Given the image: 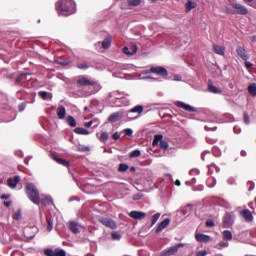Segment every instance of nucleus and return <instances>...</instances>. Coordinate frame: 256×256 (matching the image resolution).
Here are the masks:
<instances>
[{"label":"nucleus","mask_w":256,"mask_h":256,"mask_svg":"<svg viewBox=\"0 0 256 256\" xmlns=\"http://www.w3.org/2000/svg\"><path fill=\"white\" fill-rule=\"evenodd\" d=\"M245 67H246V69H251L253 67V63L248 62L247 60H245Z\"/></svg>","instance_id":"obj_50"},{"label":"nucleus","mask_w":256,"mask_h":256,"mask_svg":"<svg viewBox=\"0 0 256 256\" xmlns=\"http://www.w3.org/2000/svg\"><path fill=\"white\" fill-rule=\"evenodd\" d=\"M56 11L58 15L69 17L75 13V2L72 0H59L56 2Z\"/></svg>","instance_id":"obj_1"},{"label":"nucleus","mask_w":256,"mask_h":256,"mask_svg":"<svg viewBox=\"0 0 256 256\" xmlns=\"http://www.w3.org/2000/svg\"><path fill=\"white\" fill-rule=\"evenodd\" d=\"M69 229L75 235H77V233H79V225L77 224V222H70Z\"/></svg>","instance_id":"obj_21"},{"label":"nucleus","mask_w":256,"mask_h":256,"mask_svg":"<svg viewBox=\"0 0 256 256\" xmlns=\"http://www.w3.org/2000/svg\"><path fill=\"white\" fill-rule=\"evenodd\" d=\"M159 217H161V213H156L152 216L151 226L155 225V223H157V221H159Z\"/></svg>","instance_id":"obj_40"},{"label":"nucleus","mask_w":256,"mask_h":256,"mask_svg":"<svg viewBox=\"0 0 256 256\" xmlns=\"http://www.w3.org/2000/svg\"><path fill=\"white\" fill-rule=\"evenodd\" d=\"M236 53L238 57H241L243 61H247L249 59V54H247V50L243 48V46H238L236 48Z\"/></svg>","instance_id":"obj_10"},{"label":"nucleus","mask_w":256,"mask_h":256,"mask_svg":"<svg viewBox=\"0 0 256 256\" xmlns=\"http://www.w3.org/2000/svg\"><path fill=\"white\" fill-rule=\"evenodd\" d=\"M143 111V106L141 105H137L134 108H132L130 110V113H138L140 115V113Z\"/></svg>","instance_id":"obj_33"},{"label":"nucleus","mask_w":256,"mask_h":256,"mask_svg":"<svg viewBox=\"0 0 256 256\" xmlns=\"http://www.w3.org/2000/svg\"><path fill=\"white\" fill-rule=\"evenodd\" d=\"M108 140H109V134L107 132H102L101 135H100V141L105 143Z\"/></svg>","instance_id":"obj_36"},{"label":"nucleus","mask_w":256,"mask_h":256,"mask_svg":"<svg viewBox=\"0 0 256 256\" xmlns=\"http://www.w3.org/2000/svg\"><path fill=\"white\" fill-rule=\"evenodd\" d=\"M130 157H141V151L140 150H133L130 153Z\"/></svg>","instance_id":"obj_44"},{"label":"nucleus","mask_w":256,"mask_h":256,"mask_svg":"<svg viewBox=\"0 0 256 256\" xmlns=\"http://www.w3.org/2000/svg\"><path fill=\"white\" fill-rule=\"evenodd\" d=\"M176 106L179 107V109H184V111H188V113H196L197 109L189 104H185L184 102L177 101Z\"/></svg>","instance_id":"obj_8"},{"label":"nucleus","mask_w":256,"mask_h":256,"mask_svg":"<svg viewBox=\"0 0 256 256\" xmlns=\"http://www.w3.org/2000/svg\"><path fill=\"white\" fill-rule=\"evenodd\" d=\"M76 67L77 69H81L82 71H86V69H89V65H87V63H78Z\"/></svg>","instance_id":"obj_38"},{"label":"nucleus","mask_w":256,"mask_h":256,"mask_svg":"<svg viewBox=\"0 0 256 256\" xmlns=\"http://www.w3.org/2000/svg\"><path fill=\"white\" fill-rule=\"evenodd\" d=\"M255 39H256V37H255V36H253V41H255Z\"/></svg>","instance_id":"obj_64"},{"label":"nucleus","mask_w":256,"mask_h":256,"mask_svg":"<svg viewBox=\"0 0 256 256\" xmlns=\"http://www.w3.org/2000/svg\"><path fill=\"white\" fill-rule=\"evenodd\" d=\"M195 7H197V3L193 2V1H188L185 4V9H186V13H189L192 9H195Z\"/></svg>","instance_id":"obj_24"},{"label":"nucleus","mask_w":256,"mask_h":256,"mask_svg":"<svg viewBox=\"0 0 256 256\" xmlns=\"http://www.w3.org/2000/svg\"><path fill=\"white\" fill-rule=\"evenodd\" d=\"M160 149L166 151V149H169V143L165 140L160 141Z\"/></svg>","instance_id":"obj_39"},{"label":"nucleus","mask_w":256,"mask_h":256,"mask_svg":"<svg viewBox=\"0 0 256 256\" xmlns=\"http://www.w3.org/2000/svg\"><path fill=\"white\" fill-rule=\"evenodd\" d=\"M121 117H123V114H121V112H115L109 116L108 121L109 123H117V121H119Z\"/></svg>","instance_id":"obj_17"},{"label":"nucleus","mask_w":256,"mask_h":256,"mask_svg":"<svg viewBox=\"0 0 256 256\" xmlns=\"http://www.w3.org/2000/svg\"><path fill=\"white\" fill-rule=\"evenodd\" d=\"M47 230L53 231V220L51 218H47Z\"/></svg>","instance_id":"obj_41"},{"label":"nucleus","mask_w":256,"mask_h":256,"mask_svg":"<svg viewBox=\"0 0 256 256\" xmlns=\"http://www.w3.org/2000/svg\"><path fill=\"white\" fill-rule=\"evenodd\" d=\"M206 227H213L215 225V221L209 219L205 222Z\"/></svg>","instance_id":"obj_46"},{"label":"nucleus","mask_w":256,"mask_h":256,"mask_svg":"<svg viewBox=\"0 0 256 256\" xmlns=\"http://www.w3.org/2000/svg\"><path fill=\"white\" fill-rule=\"evenodd\" d=\"M13 219H15V221H19L21 219V210H17L14 214H13Z\"/></svg>","instance_id":"obj_42"},{"label":"nucleus","mask_w":256,"mask_h":256,"mask_svg":"<svg viewBox=\"0 0 256 256\" xmlns=\"http://www.w3.org/2000/svg\"><path fill=\"white\" fill-rule=\"evenodd\" d=\"M124 133L128 137H131V135H133V130H131V128H127V129L124 130Z\"/></svg>","instance_id":"obj_48"},{"label":"nucleus","mask_w":256,"mask_h":256,"mask_svg":"<svg viewBox=\"0 0 256 256\" xmlns=\"http://www.w3.org/2000/svg\"><path fill=\"white\" fill-rule=\"evenodd\" d=\"M213 51L216 55H225V47L213 44Z\"/></svg>","instance_id":"obj_19"},{"label":"nucleus","mask_w":256,"mask_h":256,"mask_svg":"<svg viewBox=\"0 0 256 256\" xmlns=\"http://www.w3.org/2000/svg\"><path fill=\"white\" fill-rule=\"evenodd\" d=\"M129 170V165L125 164V163H121L118 167V171L119 173H125L126 171Z\"/></svg>","instance_id":"obj_32"},{"label":"nucleus","mask_w":256,"mask_h":256,"mask_svg":"<svg viewBox=\"0 0 256 256\" xmlns=\"http://www.w3.org/2000/svg\"><path fill=\"white\" fill-rule=\"evenodd\" d=\"M93 85H95V81L89 80V78L85 76H81L77 80V87H93Z\"/></svg>","instance_id":"obj_6"},{"label":"nucleus","mask_w":256,"mask_h":256,"mask_svg":"<svg viewBox=\"0 0 256 256\" xmlns=\"http://www.w3.org/2000/svg\"><path fill=\"white\" fill-rule=\"evenodd\" d=\"M175 247H177V250H178L179 247H183V244H177V246H175Z\"/></svg>","instance_id":"obj_61"},{"label":"nucleus","mask_w":256,"mask_h":256,"mask_svg":"<svg viewBox=\"0 0 256 256\" xmlns=\"http://www.w3.org/2000/svg\"><path fill=\"white\" fill-rule=\"evenodd\" d=\"M175 185H176L177 187H181V181L176 180Z\"/></svg>","instance_id":"obj_59"},{"label":"nucleus","mask_w":256,"mask_h":256,"mask_svg":"<svg viewBox=\"0 0 256 256\" xmlns=\"http://www.w3.org/2000/svg\"><path fill=\"white\" fill-rule=\"evenodd\" d=\"M127 3L130 7H139L143 0H127Z\"/></svg>","instance_id":"obj_29"},{"label":"nucleus","mask_w":256,"mask_h":256,"mask_svg":"<svg viewBox=\"0 0 256 256\" xmlns=\"http://www.w3.org/2000/svg\"><path fill=\"white\" fill-rule=\"evenodd\" d=\"M9 197H11L10 194H3V195L1 196V199H9Z\"/></svg>","instance_id":"obj_56"},{"label":"nucleus","mask_w":256,"mask_h":256,"mask_svg":"<svg viewBox=\"0 0 256 256\" xmlns=\"http://www.w3.org/2000/svg\"><path fill=\"white\" fill-rule=\"evenodd\" d=\"M111 237L114 241H119V239H121V235L117 232H112Z\"/></svg>","instance_id":"obj_43"},{"label":"nucleus","mask_w":256,"mask_h":256,"mask_svg":"<svg viewBox=\"0 0 256 256\" xmlns=\"http://www.w3.org/2000/svg\"><path fill=\"white\" fill-rule=\"evenodd\" d=\"M234 133H236V135H239V133H241V128L239 126H235Z\"/></svg>","instance_id":"obj_51"},{"label":"nucleus","mask_w":256,"mask_h":256,"mask_svg":"<svg viewBox=\"0 0 256 256\" xmlns=\"http://www.w3.org/2000/svg\"><path fill=\"white\" fill-rule=\"evenodd\" d=\"M222 235H223V239H225V241H232L233 240V234L229 230H224Z\"/></svg>","instance_id":"obj_25"},{"label":"nucleus","mask_w":256,"mask_h":256,"mask_svg":"<svg viewBox=\"0 0 256 256\" xmlns=\"http://www.w3.org/2000/svg\"><path fill=\"white\" fill-rule=\"evenodd\" d=\"M19 111L20 112L25 111V104H20L19 105Z\"/></svg>","instance_id":"obj_54"},{"label":"nucleus","mask_w":256,"mask_h":256,"mask_svg":"<svg viewBox=\"0 0 256 256\" xmlns=\"http://www.w3.org/2000/svg\"><path fill=\"white\" fill-rule=\"evenodd\" d=\"M5 207H11V201L4 202Z\"/></svg>","instance_id":"obj_58"},{"label":"nucleus","mask_w":256,"mask_h":256,"mask_svg":"<svg viewBox=\"0 0 256 256\" xmlns=\"http://www.w3.org/2000/svg\"><path fill=\"white\" fill-rule=\"evenodd\" d=\"M26 194L28 195L30 201H33V184L26 185Z\"/></svg>","instance_id":"obj_23"},{"label":"nucleus","mask_w":256,"mask_h":256,"mask_svg":"<svg viewBox=\"0 0 256 256\" xmlns=\"http://www.w3.org/2000/svg\"><path fill=\"white\" fill-rule=\"evenodd\" d=\"M129 217L132 219H138V221H141L142 219H145L147 217V213L141 212V211H132L129 213Z\"/></svg>","instance_id":"obj_11"},{"label":"nucleus","mask_w":256,"mask_h":256,"mask_svg":"<svg viewBox=\"0 0 256 256\" xmlns=\"http://www.w3.org/2000/svg\"><path fill=\"white\" fill-rule=\"evenodd\" d=\"M91 125H93V121L84 123V127H91Z\"/></svg>","instance_id":"obj_55"},{"label":"nucleus","mask_w":256,"mask_h":256,"mask_svg":"<svg viewBox=\"0 0 256 256\" xmlns=\"http://www.w3.org/2000/svg\"><path fill=\"white\" fill-rule=\"evenodd\" d=\"M27 77H31V74H29V73H22V74H20L17 77L16 81H17V83H21V81L27 80Z\"/></svg>","instance_id":"obj_31"},{"label":"nucleus","mask_w":256,"mask_h":256,"mask_svg":"<svg viewBox=\"0 0 256 256\" xmlns=\"http://www.w3.org/2000/svg\"><path fill=\"white\" fill-rule=\"evenodd\" d=\"M21 181L20 176H15L14 178H8L7 179V185L10 187V189H15L17 187V184Z\"/></svg>","instance_id":"obj_13"},{"label":"nucleus","mask_w":256,"mask_h":256,"mask_svg":"<svg viewBox=\"0 0 256 256\" xmlns=\"http://www.w3.org/2000/svg\"><path fill=\"white\" fill-rule=\"evenodd\" d=\"M38 95L43 99L44 101H47L48 97L51 95L46 91H40L38 92Z\"/></svg>","instance_id":"obj_35"},{"label":"nucleus","mask_w":256,"mask_h":256,"mask_svg":"<svg viewBox=\"0 0 256 256\" xmlns=\"http://www.w3.org/2000/svg\"><path fill=\"white\" fill-rule=\"evenodd\" d=\"M205 131H217V127H211V126H205L204 127Z\"/></svg>","instance_id":"obj_49"},{"label":"nucleus","mask_w":256,"mask_h":256,"mask_svg":"<svg viewBox=\"0 0 256 256\" xmlns=\"http://www.w3.org/2000/svg\"><path fill=\"white\" fill-rule=\"evenodd\" d=\"M207 255V251L204 250V251H199L196 256H206Z\"/></svg>","instance_id":"obj_52"},{"label":"nucleus","mask_w":256,"mask_h":256,"mask_svg":"<svg viewBox=\"0 0 256 256\" xmlns=\"http://www.w3.org/2000/svg\"><path fill=\"white\" fill-rule=\"evenodd\" d=\"M169 223H171V219L169 218L164 219L156 228V233H161L163 229H166V227H169Z\"/></svg>","instance_id":"obj_16"},{"label":"nucleus","mask_w":256,"mask_h":256,"mask_svg":"<svg viewBox=\"0 0 256 256\" xmlns=\"http://www.w3.org/2000/svg\"><path fill=\"white\" fill-rule=\"evenodd\" d=\"M251 7H253L254 9H256V0L252 1Z\"/></svg>","instance_id":"obj_60"},{"label":"nucleus","mask_w":256,"mask_h":256,"mask_svg":"<svg viewBox=\"0 0 256 256\" xmlns=\"http://www.w3.org/2000/svg\"><path fill=\"white\" fill-rule=\"evenodd\" d=\"M245 3H253V0H244Z\"/></svg>","instance_id":"obj_62"},{"label":"nucleus","mask_w":256,"mask_h":256,"mask_svg":"<svg viewBox=\"0 0 256 256\" xmlns=\"http://www.w3.org/2000/svg\"><path fill=\"white\" fill-rule=\"evenodd\" d=\"M120 138H121V135L119 134V132H115L112 135V139H114V141H119Z\"/></svg>","instance_id":"obj_47"},{"label":"nucleus","mask_w":256,"mask_h":256,"mask_svg":"<svg viewBox=\"0 0 256 256\" xmlns=\"http://www.w3.org/2000/svg\"><path fill=\"white\" fill-rule=\"evenodd\" d=\"M244 123L246 125H249V123H251V121L249 119V114L247 112H244Z\"/></svg>","instance_id":"obj_45"},{"label":"nucleus","mask_w":256,"mask_h":256,"mask_svg":"<svg viewBox=\"0 0 256 256\" xmlns=\"http://www.w3.org/2000/svg\"><path fill=\"white\" fill-rule=\"evenodd\" d=\"M195 239L199 243H209V241H211V236L206 234H196Z\"/></svg>","instance_id":"obj_15"},{"label":"nucleus","mask_w":256,"mask_h":256,"mask_svg":"<svg viewBox=\"0 0 256 256\" xmlns=\"http://www.w3.org/2000/svg\"><path fill=\"white\" fill-rule=\"evenodd\" d=\"M54 161H56V163H58L59 165H63V167H70L71 163H69V161L59 158L57 156H53Z\"/></svg>","instance_id":"obj_20"},{"label":"nucleus","mask_w":256,"mask_h":256,"mask_svg":"<svg viewBox=\"0 0 256 256\" xmlns=\"http://www.w3.org/2000/svg\"><path fill=\"white\" fill-rule=\"evenodd\" d=\"M102 47L104 49H109V47H111V40H110V38L104 39V41L102 42Z\"/></svg>","instance_id":"obj_34"},{"label":"nucleus","mask_w":256,"mask_h":256,"mask_svg":"<svg viewBox=\"0 0 256 256\" xmlns=\"http://www.w3.org/2000/svg\"><path fill=\"white\" fill-rule=\"evenodd\" d=\"M240 215H242L246 223H251V221H253V213L249 209H244L240 211Z\"/></svg>","instance_id":"obj_12"},{"label":"nucleus","mask_w":256,"mask_h":256,"mask_svg":"<svg viewBox=\"0 0 256 256\" xmlns=\"http://www.w3.org/2000/svg\"><path fill=\"white\" fill-rule=\"evenodd\" d=\"M219 247H229V242H220Z\"/></svg>","instance_id":"obj_53"},{"label":"nucleus","mask_w":256,"mask_h":256,"mask_svg":"<svg viewBox=\"0 0 256 256\" xmlns=\"http://www.w3.org/2000/svg\"><path fill=\"white\" fill-rule=\"evenodd\" d=\"M65 115H67V110L65 109V106H59L57 108L58 119H65Z\"/></svg>","instance_id":"obj_18"},{"label":"nucleus","mask_w":256,"mask_h":256,"mask_svg":"<svg viewBox=\"0 0 256 256\" xmlns=\"http://www.w3.org/2000/svg\"><path fill=\"white\" fill-rule=\"evenodd\" d=\"M177 253V247H170L166 250V255H175Z\"/></svg>","instance_id":"obj_37"},{"label":"nucleus","mask_w":256,"mask_h":256,"mask_svg":"<svg viewBox=\"0 0 256 256\" xmlns=\"http://www.w3.org/2000/svg\"><path fill=\"white\" fill-rule=\"evenodd\" d=\"M130 171L131 173H135L137 171V168H135V166L130 167Z\"/></svg>","instance_id":"obj_57"},{"label":"nucleus","mask_w":256,"mask_h":256,"mask_svg":"<svg viewBox=\"0 0 256 256\" xmlns=\"http://www.w3.org/2000/svg\"><path fill=\"white\" fill-rule=\"evenodd\" d=\"M45 256H67V252L64 249H56L53 250L51 248H47L44 250Z\"/></svg>","instance_id":"obj_4"},{"label":"nucleus","mask_w":256,"mask_h":256,"mask_svg":"<svg viewBox=\"0 0 256 256\" xmlns=\"http://www.w3.org/2000/svg\"><path fill=\"white\" fill-rule=\"evenodd\" d=\"M161 141H163V135H161V134L155 135L154 140L152 142L153 147L159 145V143H161Z\"/></svg>","instance_id":"obj_26"},{"label":"nucleus","mask_w":256,"mask_h":256,"mask_svg":"<svg viewBox=\"0 0 256 256\" xmlns=\"http://www.w3.org/2000/svg\"><path fill=\"white\" fill-rule=\"evenodd\" d=\"M99 222L104 227H108V229H117V223L111 218L101 217L99 218Z\"/></svg>","instance_id":"obj_5"},{"label":"nucleus","mask_w":256,"mask_h":256,"mask_svg":"<svg viewBox=\"0 0 256 256\" xmlns=\"http://www.w3.org/2000/svg\"><path fill=\"white\" fill-rule=\"evenodd\" d=\"M233 226V216L230 213H226L223 217V227L225 229H229V227Z\"/></svg>","instance_id":"obj_9"},{"label":"nucleus","mask_w":256,"mask_h":256,"mask_svg":"<svg viewBox=\"0 0 256 256\" xmlns=\"http://www.w3.org/2000/svg\"><path fill=\"white\" fill-rule=\"evenodd\" d=\"M148 73H153L154 75H158L159 77H168L169 75L167 68L163 66L151 67Z\"/></svg>","instance_id":"obj_3"},{"label":"nucleus","mask_w":256,"mask_h":256,"mask_svg":"<svg viewBox=\"0 0 256 256\" xmlns=\"http://www.w3.org/2000/svg\"><path fill=\"white\" fill-rule=\"evenodd\" d=\"M208 91L210 93H214L216 95H221V93H223V90H221V88H217L215 85H213V82H211V80L208 81Z\"/></svg>","instance_id":"obj_14"},{"label":"nucleus","mask_w":256,"mask_h":256,"mask_svg":"<svg viewBox=\"0 0 256 256\" xmlns=\"http://www.w3.org/2000/svg\"><path fill=\"white\" fill-rule=\"evenodd\" d=\"M66 123H68V125H70V127H77V121L75 120V118L73 116H68L66 118Z\"/></svg>","instance_id":"obj_28"},{"label":"nucleus","mask_w":256,"mask_h":256,"mask_svg":"<svg viewBox=\"0 0 256 256\" xmlns=\"http://www.w3.org/2000/svg\"><path fill=\"white\" fill-rule=\"evenodd\" d=\"M33 203L47 207L48 205H53V198L51 196L39 195V190L33 188Z\"/></svg>","instance_id":"obj_2"},{"label":"nucleus","mask_w":256,"mask_h":256,"mask_svg":"<svg viewBox=\"0 0 256 256\" xmlns=\"http://www.w3.org/2000/svg\"><path fill=\"white\" fill-rule=\"evenodd\" d=\"M231 7L232 9L236 10L237 15H247L249 13V10H247V7L239 3H232Z\"/></svg>","instance_id":"obj_7"},{"label":"nucleus","mask_w":256,"mask_h":256,"mask_svg":"<svg viewBox=\"0 0 256 256\" xmlns=\"http://www.w3.org/2000/svg\"><path fill=\"white\" fill-rule=\"evenodd\" d=\"M74 133H77V135H89V132L85 128L77 127L74 129Z\"/></svg>","instance_id":"obj_27"},{"label":"nucleus","mask_w":256,"mask_h":256,"mask_svg":"<svg viewBox=\"0 0 256 256\" xmlns=\"http://www.w3.org/2000/svg\"><path fill=\"white\" fill-rule=\"evenodd\" d=\"M29 161H30V159H25V163H26V165H29Z\"/></svg>","instance_id":"obj_63"},{"label":"nucleus","mask_w":256,"mask_h":256,"mask_svg":"<svg viewBox=\"0 0 256 256\" xmlns=\"http://www.w3.org/2000/svg\"><path fill=\"white\" fill-rule=\"evenodd\" d=\"M132 51H129V47H127V46H125L124 48H123V53L125 54V55H135V53H137V46H132Z\"/></svg>","instance_id":"obj_22"},{"label":"nucleus","mask_w":256,"mask_h":256,"mask_svg":"<svg viewBox=\"0 0 256 256\" xmlns=\"http://www.w3.org/2000/svg\"><path fill=\"white\" fill-rule=\"evenodd\" d=\"M248 92L252 95V97H256V83H252L248 86Z\"/></svg>","instance_id":"obj_30"}]
</instances>
